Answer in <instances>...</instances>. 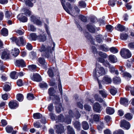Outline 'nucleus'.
<instances>
[{
    "label": "nucleus",
    "mask_w": 134,
    "mask_h": 134,
    "mask_svg": "<svg viewBox=\"0 0 134 134\" xmlns=\"http://www.w3.org/2000/svg\"><path fill=\"white\" fill-rule=\"evenodd\" d=\"M5 17L8 18H9L11 15V14L8 11H5Z\"/></svg>",
    "instance_id": "nucleus-63"
},
{
    "label": "nucleus",
    "mask_w": 134,
    "mask_h": 134,
    "mask_svg": "<svg viewBox=\"0 0 134 134\" xmlns=\"http://www.w3.org/2000/svg\"><path fill=\"white\" fill-rule=\"evenodd\" d=\"M27 98L29 100H31L34 99V97L32 94L29 93L27 94Z\"/></svg>",
    "instance_id": "nucleus-53"
},
{
    "label": "nucleus",
    "mask_w": 134,
    "mask_h": 134,
    "mask_svg": "<svg viewBox=\"0 0 134 134\" xmlns=\"http://www.w3.org/2000/svg\"><path fill=\"white\" fill-rule=\"evenodd\" d=\"M26 5L31 7H32L33 5V3H32L33 0H24Z\"/></svg>",
    "instance_id": "nucleus-27"
},
{
    "label": "nucleus",
    "mask_w": 134,
    "mask_h": 134,
    "mask_svg": "<svg viewBox=\"0 0 134 134\" xmlns=\"http://www.w3.org/2000/svg\"><path fill=\"white\" fill-rule=\"evenodd\" d=\"M10 39L13 42H14L17 45L19 46L25 45L26 43V40L23 36L19 37L18 38L13 37L11 38Z\"/></svg>",
    "instance_id": "nucleus-2"
},
{
    "label": "nucleus",
    "mask_w": 134,
    "mask_h": 134,
    "mask_svg": "<svg viewBox=\"0 0 134 134\" xmlns=\"http://www.w3.org/2000/svg\"><path fill=\"white\" fill-rule=\"evenodd\" d=\"M109 50L111 52L114 53H117L118 52V50L115 47H114L111 48Z\"/></svg>",
    "instance_id": "nucleus-56"
},
{
    "label": "nucleus",
    "mask_w": 134,
    "mask_h": 134,
    "mask_svg": "<svg viewBox=\"0 0 134 134\" xmlns=\"http://www.w3.org/2000/svg\"><path fill=\"white\" fill-rule=\"evenodd\" d=\"M115 29L118 31L122 32L124 31L125 28L124 26L119 24L115 27Z\"/></svg>",
    "instance_id": "nucleus-24"
},
{
    "label": "nucleus",
    "mask_w": 134,
    "mask_h": 134,
    "mask_svg": "<svg viewBox=\"0 0 134 134\" xmlns=\"http://www.w3.org/2000/svg\"><path fill=\"white\" fill-rule=\"evenodd\" d=\"M102 107L100 104L98 102L95 103L93 106V109L95 111L100 113L101 111Z\"/></svg>",
    "instance_id": "nucleus-9"
},
{
    "label": "nucleus",
    "mask_w": 134,
    "mask_h": 134,
    "mask_svg": "<svg viewBox=\"0 0 134 134\" xmlns=\"http://www.w3.org/2000/svg\"><path fill=\"white\" fill-rule=\"evenodd\" d=\"M74 115L72 111L71 110H69V115L68 117V119L69 118V120L68 121V124H70L72 118L74 117Z\"/></svg>",
    "instance_id": "nucleus-18"
},
{
    "label": "nucleus",
    "mask_w": 134,
    "mask_h": 134,
    "mask_svg": "<svg viewBox=\"0 0 134 134\" xmlns=\"http://www.w3.org/2000/svg\"><path fill=\"white\" fill-rule=\"evenodd\" d=\"M106 111L107 114H112L114 112V109L111 107H107L106 109Z\"/></svg>",
    "instance_id": "nucleus-29"
},
{
    "label": "nucleus",
    "mask_w": 134,
    "mask_h": 134,
    "mask_svg": "<svg viewBox=\"0 0 134 134\" xmlns=\"http://www.w3.org/2000/svg\"><path fill=\"white\" fill-rule=\"evenodd\" d=\"M6 132L8 133H11L13 130V128L11 126L8 125L5 128Z\"/></svg>",
    "instance_id": "nucleus-41"
},
{
    "label": "nucleus",
    "mask_w": 134,
    "mask_h": 134,
    "mask_svg": "<svg viewBox=\"0 0 134 134\" xmlns=\"http://www.w3.org/2000/svg\"><path fill=\"white\" fill-rule=\"evenodd\" d=\"M120 54L121 56L124 58H129L131 56V54L129 51L125 48L121 49Z\"/></svg>",
    "instance_id": "nucleus-4"
},
{
    "label": "nucleus",
    "mask_w": 134,
    "mask_h": 134,
    "mask_svg": "<svg viewBox=\"0 0 134 134\" xmlns=\"http://www.w3.org/2000/svg\"><path fill=\"white\" fill-rule=\"evenodd\" d=\"M53 102L56 104V110L57 113H60L62 110H63L62 107V104L59 103L60 98L58 96H55L54 97V99H53Z\"/></svg>",
    "instance_id": "nucleus-3"
},
{
    "label": "nucleus",
    "mask_w": 134,
    "mask_h": 134,
    "mask_svg": "<svg viewBox=\"0 0 134 134\" xmlns=\"http://www.w3.org/2000/svg\"><path fill=\"white\" fill-rule=\"evenodd\" d=\"M57 120L56 122H63L64 121V116L60 114L58 116V119H57Z\"/></svg>",
    "instance_id": "nucleus-43"
},
{
    "label": "nucleus",
    "mask_w": 134,
    "mask_h": 134,
    "mask_svg": "<svg viewBox=\"0 0 134 134\" xmlns=\"http://www.w3.org/2000/svg\"><path fill=\"white\" fill-rule=\"evenodd\" d=\"M55 70L54 68H51L49 69L47 73L50 77H53Z\"/></svg>",
    "instance_id": "nucleus-19"
},
{
    "label": "nucleus",
    "mask_w": 134,
    "mask_h": 134,
    "mask_svg": "<svg viewBox=\"0 0 134 134\" xmlns=\"http://www.w3.org/2000/svg\"><path fill=\"white\" fill-rule=\"evenodd\" d=\"M31 79L32 80L37 82H39L41 80L40 75L37 73L34 74Z\"/></svg>",
    "instance_id": "nucleus-11"
},
{
    "label": "nucleus",
    "mask_w": 134,
    "mask_h": 134,
    "mask_svg": "<svg viewBox=\"0 0 134 134\" xmlns=\"http://www.w3.org/2000/svg\"><path fill=\"white\" fill-rule=\"evenodd\" d=\"M38 50L41 52V55L47 58L49 60H51L53 57L51 47L49 46L46 47L43 45H42Z\"/></svg>",
    "instance_id": "nucleus-1"
},
{
    "label": "nucleus",
    "mask_w": 134,
    "mask_h": 134,
    "mask_svg": "<svg viewBox=\"0 0 134 134\" xmlns=\"http://www.w3.org/2000/svg\"><path fill=\"white\" fill-rule=\"evenodd\" d=\"M113 81L115 83H119L120 82L121 79L120 77H116L113 78Z\"/></svg>",
    "instance_id": "nucleus-49"
},
{
    "label": "nucleus",
    "mask_w": 134,
    "mask_h": 134,
    "mask_svg": "<svg viewBox=\"0 0 134 134\" xmlns=\"http://www.w3.org/2000/svg\"><path fill=\"white\" fill-rule=\"evenodd\" d=\"M10 77L13 79H16L18 78V75L16 74V72L15 71L12 72L10 74Z\"/></svg>",
    "instance_id": "nucleus-39"
},
{
    "label": "nucleus",
    "mask_w": 134,
    "mask_h": 134,
    "mask_svg": "<svg viewBox=\"0 0 134 134\" xmlns=\"http://www.w3.org/2000/svg\"><path fill=\"white\" fill-rule=\"evenodd\" d=\"M17 17L19 20L23 22H25L27 21V18L24 16L22 14H20L18 15Z\"/></svg>",
    "instance_id": "nucleus-13"
},
{
    "label": "nucleus",
    "mask_w": 134,
    "mask_h": 134,
    "mask_svg": "<svg viewBox=\"0 0 134 134\" xmlns=\"http://www.w3.org/2000/svg\"><path fill=\"white\" fill-rule=\"evenodd\" d=\"M105 71L103 68L100 67L95 72H93V76L98 78L99 76L105 75Z\"/></svg>",
    "instance_id": "nucleus-5"
},
{
    "label": "nucleus",
    "mask_w": 134,
    "mask_h": 134,
    "mask_svg": "<svg viewBox=\"0 0 134 134\" xmlns=\"http://www.w3.org/2000/svg\"><path fill=\"white\" fill-rule=\"evenodd\" d=\"M16 66L23 67L26 66L24 60L23 59H20L16 60L15 63Z\"/></svg>",
    "instance_id": "nucleus-12"
},
{
    "label": "nucleus",
    "mask_w": 134,
    "mask_h": 134,
    "mask_svg": "<svg viewBox=\"0 0 134 134\" xmlns=\"http://www.w3.org/2000/svg\"><path fill=\"white\" fill-rule=\"evenodd\" d=\"M22 10L26 16H30L31 14V12L29 10L26 8H24L22 9Z\"/></svg>",
    "instance_id": "nucleus-35"
},
{
    "label": "nucleus",
    "mask_w": 134,
    "mask_h": 134,
    "mask_svg": "<svg viewBox=\"0 0 134 134\" xmlns=\"http://www.w3.org/2000/svg\"><path fill=\"white\" fill-rule=\"evenodd\" d=\"M113 134H124V133L123 131L119 129L114 131Z\"/></svg>",
    "instance_id": "nucleus-55"
},
{
    "label": "nucleus",
    "mask_w": 134,
    "mask_h": 134,
    "mask_svg": "<svg viewBox=\"0 0 134 134\" xmlns=\"http://www.w3.org/2000/svg\"><path fill=\"white\" fill-rule=\"evenodd\" d=\"M68 134H75L73 128L70 126H68Z\"/></svg>",
    "instance_id": "nucleus-33"
},
{
    "label": "nucleus",
    "mask_w": 134,
    "mask_h": 134,
    "mask_svg": "<svg viewBox=\"0 0 134 134\" xmlns=\"http://www.w3.org/2000/svg\"><path fill=\"white\" fill-rule=\"evenodd\" d=\"M10 84L9 82H6L5 83L4 86L3 87V89L4 91L6 92L10 90Z\"/></svg>",
    "instance_id": "nucleus-16"
},
{
    "label": "nucleus",
    "mask_w": 134,
    "mask_h": 134,
    "mask_svg": "<svg viewBox=\"0 0 134 134\" xmlns=\"http://www.w3.org/2000/svg\"><path fill=\"white\" fill-rule=\"evenodd\" d=\"M39 86L40 87L42 88H47V83L44 82H42L40 83L39 84Z\"/></svg>",
    "instance_id": "nucleus-52"
},
{
    "label": "nucleus",
    "mask_w": 134,
    "mask_h": 134,
    "mask_svg": "<svg viewBox=\"0 0 134 134\" xmlns=\"http://www.w3.org/2000/svg\"><path fill=\"white\" fill-rule=\"evenodd\" d=\"M109 60L113 63H115L117 62L116 57L113 55H110L109 56Z\"/></svg>",
    "instance_id": "nucleus-17"
},
{
    "label": "nucleus",
    "mask_w": 134,
    "mask_h": 134,
    "mask_svg": "<svg viewBox=\"0 0 134 134\" xmlns=\"http://www.w3.org/2000/svg\"><path fill=\"white\" fill-rule=\"evenodd\" d=\"M84 108L86 110L89 111H90L91 109V107L87 104L84 105Z\"/></svg>",
    "instance_id": "nucleus-61"
},
{
    "label": "nucleus",
    "mask_w": 134,
    "mask_h": 134,
    "mask_svg": "<svg viewBox=\"0 0 134 134\" xmlns=\"http://www.w3.org/2000/svg\"><path fill=\"white\" fill-rule=\"evenodd\" d=\"M116 1L117 0H110L108 1V4L109 5L113 7L115 5Z\"/></svg>",
    "instance_id": "nucleus-48"
},
{
    "label": "nucleus",
    "mask_w": 134,
    "mask_h": 134,
    "mask_svg": "<svg viewBox=\"0 0 134 134\" xmlns=\"http://www.w3.org/2000/svg\"><path fill=\"white\" fill-rule=\"evenodd\" d=\"M38 36H37L35 33H32L30 35L29 39L30 40H36L37 38L38 39Z\"/></svg>",
    "instance_id": "nucleus-31"
},
{
    "label": "nucleus",
    "mask_w": 134,
    "mask_h": 134,
    "mask_svg": "<svg viewBox=\"0 0 134 134\" xmlns=\"http://www.w3.org/2000/svg\"><path fill=\"white\" fill-rule=\"evenodd\" d=\"M20 52L19 50L16 48H14L13 49L12 51V54L14 57H16L19 54Z\"/></svg>",
    "instance_id": "nucleus-15"
},
{
    "label": "nucleus",
    "mask_w": 134,
    "mask_h": 134,
    "mask_svg": "<svg viewBox=\"0 0 134 134\" xmlns=\"http://www.w3.org/2000/svg\"><path fill=\"white\" fill-rule=\"evenodd\" d=\"M87 27L88 30L90 32L94 33L95 31L94 27L90 24L87 25Z\"/></svg>",
    "instance_id": "nucleus-14"
},
{
    "label": "nucleus",
    "mask_w": 134,
    "mask_h": 134,
    "mask_svg": "<svg viewBox=\"0 0 134 134\" xmlns=\"http://www.w3.org/2000/svg\"><path fill=\"white\" fill-rule=\"evenodd\" d=\"M38 62L42 66H46L47 64L46 62L45 59L43 58H39L38 60Z\"/></svg>",
    "instance_id": "nucleus-20"
},
{
    "label": "nucleus",
    "mask_w": 134,
    "mask_h": 134,
    "mask_svg": "<svg viewBox=\"0 0 134 134\" xmlns=\"http://www.w3.org/2000/svg\"><path fill=\"white\" fill-rule=\"evenodd\" d=\"M94 97L96 101H98L100 103H102L104 101L103 99L100 97L98 94H94Z\"/></svg>",
    "instance_id": "nucleus-25"
},
{
    "label": "nucleus",
    "mask_w": 134,
    "mask_h": 134,
    "mask_svg": "<svg viewBox=\"0 0 134 134\" xmlns=\"http://www.w3.org/2000/svg\"><path fill=\"white\" fill-rule=\"evenodd\" d=\"M129 47L132 49H134V41L130 43L129 44Z\"/></svg>",
    "instance_id": "nucleus-62"
},
{
    "label": "nucleus",
    "mask_w": 134,
    "mask_h": 134,
    "mask_svg": "<svg viewBox=\"0 0 134 134\" xmlns=\"http://www.w3.org/2000/svg\"><path fill=\"white\" fill-rule=\"evenodd\" d=\"M82 128L85 130H86L89 128V125L88 123L86 121H83L82 122Z\"/></svg>",
    "instance_id": "nucleus-23"
},
{
    "label": "nucleus",
    "mask_w": 134,
    "mask_h": 134,
    "mask_svg": "<svg viewBox=\"0 0 134 134\" xmlns=\"http://www.w3.org/2000/svg\"><path fill=\"white\" fill-rule=\"evenodd\" d=\"M16 98L18 101L21 102L24 99L23 96L21 94H18L16 95Z\"/></svg>",
    "instance_id": "nucleus-38"
},
{
    "label": "nucleus",
    "mask_w": 134,
    "mask_h": 134,
    "mask_svg": "<svg viewBox=\"0 0 134 134\" xmlns=\"http://www.w3.org/2000/svg\"><path fill=\"white\" fill-rule=\"evenodd\" d=\"M38 39L40 42H44L46 40V36L44 35H40L38 36Z\"/></svg>",
    "instance_id": "nucleus-32"
},
{
    "label": "nucleus",
    "mask_w": 134,
    "mask_h": 134,
    "mask_svg": "<svg viewBox=\"0 0 134 134\" xmlns=\"http://www.w3.org/2000/svg\"><path fill=\"white\" fill-rule=\"evenodd\" d=\"M55 92V91L53 88V87H51L49 88L48 90V93L50 96H54V94ZM56 96H57L56 95Z\"/></svg>",
    "instance_id": "nucleus-21"
},
{
    "label": "nucleus",
    "mask_w": 134,
    "mask_h": 134,
    "mask_svg": "<svg viewBox=\"0 0 134 134\" xmlns=\"http://www.w3.org/2000/svg\"><path fill=\"white\" fill-rule=\"evenodd\" d=\"M98 54L100 57L104 58H106L107 56V55L106 53H103L102 52H99L98 53Z\"/></svg>",
    "instance_id": "nucleus-54"
},
{
    "label": "nucleus",
    "mask_w": 134,
    "mask_h": 134,
    "mask_svg": "<svg viewBox=\"0 0 134 134\" xmlns=\"http://www.w3.org/2000/svg\"><path fill=\"white\" fill-rule=\"evenodd\" d=\"M103 80L107 83H110L111 82V80L109 78L107 77H104Z\"/></svg>",
    "instance_id": "nucleus-57"
},
{
    "label": "nucleus",
    "mask_w": 134,
    "mask_h": 134,
    "mask_svg": "<svg viewBox=\"0 0 134 134\" xmlns=\"http://www.w3.org/2000/svg\"><path fill=\"white\" fill-rule=\"evenodd\" d=\"M79 5L80 7L85 8L86 6V4L84 1H81L79 2Z\"/></svg>",
    "instance_id": "nucleus-59"
},
{
    "label": "nucleus",
    "mask_w": 134,
    "mask_h": 134,
    "mask_svg": "<svg viewBox=\"0 0 134 134\" xmlns=\"http://www.w3.org/2000/svg\"><path fill=\"white\" fill-rule=\"evenodd\" d=\"M117 92V90L116 88L111 89L110 90V93L113 95H115Z\"/></svg>",
    "instance_id": "nucleus-60"
},
{
    "label": "nucleus",
    "mask_w": 134,
    "mask_h": 134,
    "mask_svg": "<svg viewBox=\"0 0 134 134\" xmlns=\"http://www.w3.org/2000/svg\"><path fill=\"white\" fill-rule=\"evenodd\" d=\"M106 28L107 31L110 32H111L113 29V26L110 25H106Z\"/></svg>",
    "instance_id": "nucleus-47"
},
{
    "label": "nucleus",
    "mask_w": 134,
    "mask_h": 134,
    "mask_svg": "<svg viewBox=\"0 0 134 134\" xmlns=\"http://www.w3.org/2000/svg\"><path fill=\"white\" fill-rule=\"evenodd\" d=\"M74 125L75 127L78 131L80 130L81 124L79 122L77 121H75L74 123Z\"/></svg>",
    "instance_id": "nucleus-22"
},
{
    "label": "nucleus",
    "mask_w": 134,
    "mask_h": 134,
    "mask_svg": "<svg viewBox=\"0 0 134 134\" xmlns=\"http://www.w3.org/2000/svg\"><path fill=\"white\" fill-rule=\"evenodd\" d=\"M96 39L97 41L100 43L102 42V40H103L104 38L102 35H98V36L96 37Z\"/></svg>",
    "instance_id": "nucleus-40"
},
{
    "label": "nucleus",
    "mask_w": 134,
    "mask_h": 134,
    "mask_svg": "<svg viewBox=\"0 0 134 134\" xmlns=\"http://www.w3.org/2000/svg\"><path fill=\"white\" fill-rule=\"evenodd\" d=\"M28 28L31 31L33 32L35 30V28L34 26L31 25H29Z\"/></svg>",
    "instance_id": "nucleus-58"
},
{
    "label": "nucleus",
    "mask_w": 134,
    "mask_h": 134,
    "mask_svg": "<svg viewBox=\"0 0 134 134\" xmlns=\"http://www.w3.org/2000/svg\"><path fill=\"white\" fill-rule=\"evenodd\" d=\"M99 115H94L93 117V121L96 122H98L99 121Z\"/></svg>",
    "instance_id": "nucleus-42"
},
{
    "label": "nucleus",
    "mask_w": 134,
    "mask_h": 134,
    "mask_svg": "<svg viewBox=\"0 0 134 134\" xmlns=\"http://www.w3.org/2000/svg\"><path fill=\"white\" fill-rule=\"evenodd\" d=\"M36 66L34 65H28V69L32 71H34L36 70Z\"/></svg>",
    "instance_id": "nucleus-36"
},
{
    "label": "nucleus",
    "mask_w": 134,
    "mask_h": 134,
    "mask_svg": "<svg viewBox=\"0 0 134 134\" xmlns=\"http://www.w3.org/2000/svg\"><path fill=\"white\" fill-rule=\"evenodd\" d=\"M31 20L34 23L38 25H41L42 24V22L40 20V18L37 17L36 18L34 15H32L31 16Z\"/></svg>",
    "instance_id": "nucleus-7"
},
{
    "label": "nucleus",
    "mask_w": 134,
    "mask_h": 134,
    "mask_svg": "<svg viewBox=\"0 0 134 134\" xmlns=\"http://www.w3.org/2000/svg\"><path fill=\"white\" fill-rule=\"evenodd\" d=\"M42 116V115L39 113H36L33 114V117L34 119H38L41 118Z\"/></svg>",
    "instance_id": "nucleus-37"
},
{
    "label": "nucleus",
    "mask_w": 134,
    "mask_h": 134,
    "mask_svg": "<svg viewBox=\"0 0 134 134\" xmlns=\"http://www.w3.org/2000/svg\"><path fill=\"white\" fill-rule=\"evenodd\" d=\"M1 34L4 36H7L8 34V31L5 28H3L1 31Z\"/></svg>",
    "instance_id": "nucleus-34"
},
{
    "label": "nucleus",
    "mask_w": 134,
    "mask_h": 134,
    "mask_svg": "<svg viewBox=\"0 0 134 134\" xmlns=\"http://www.w3.org/2000/svg\"><path fill=\"white\" fill-rule=\"evenodd\" d=\"M125 118L128 120H131L132 118V115L130 113H127L125 115Z\"/></svg>",
    "instance_id": "nucleus-45"
},
{
    "label": "nucleus",
    "mask_w": 134,
    "mask_h": 134,
    "mask_svg": "<svg viewBox=\"0 0 134 134\" xmlns=\"http://www.w3.org/2000/svg\"><path fill=\"white\" fill-rule=\"evenodd\" d=\"M121 127H124L127 129H129L130 126L129 123L125 120H123L121 121L120 125Z\"/></svg>",
    "instance_id": "nucleus-8"
},
{
    "label": "nucleus",
    "mask_w": 134,
    "mask_h": 134,
    "mask_svg": "<svg viewBox=\"0 0 134 134\" xmlns=\"http://www.w3.org/2000/svg\"><path fill=\"white\" fill-rule=\"evenodd\" d=\"M99 48L100 49L105 52L108 51H109L108 48L107 46H106L105 45V46L104 45H101L99 47Z\"/></svg>",
    "instance_id": "nucleus-44"
},
{
    "label": "nucleus",
    "mask_w": 134,
    "mask_h": 134,
    "mask_svg": "<svg viewBox=\"0 0 134 134\" xmlns=\"http://www.w3.org/2000/svg\"><path fill=\"white\" fill-rule=\"evenodd\" d=\"M24 32V30H18L16 31V32L19 34L20 35H23Z\"/></svg>",
    "instance_id": "nucleus-64"
},
{
    "label": "nucleus",
    "mask_w": 134,
    "mask_h": 134,
    "mask_svg": "<svg viewBox=\"0 0 134 134\" xmlns=\"http://www.w3.org/2000/svg\"><path fill=\"white\" fill-rule=\"evenodd\" d=\"M79 18L83 22H86L87 21V18L83 15H80Z\"/></svg>",
    "instance_id": "nucleus-51"
},
{
    "label": "nucleus",
    "mask_w": 134,
    "mask_h": 134,
    "mask_svg": "<svg viewBox=\"0 0 134 134\" xmlns=\"http://www.w3.org/2000/svg\"><path fill=\"white\" fill-rule=\"evenodd\" d=\"M18 102L16 100H12L9 102V106L11 109H14L18 107Z\"/></svg>",
    "instance_id": "nucleus-6"
},
{
    "label": "nucleus",
    "mask_w": 134,
    "mask_h": 134,
    "mask_svg": "<svg viewBox=\"0 0 134 134\" xmlns=\"http://www.w3.org/2000/svg\"><path fill=\"white\" fill-rule=\"evenodd\" d=\"M128 37V35L125 33H122L120 35V38L122 40H126Z\"/></svg>",
    "instance_id": "nucleus-30"
},
{
    "label": "nucleus",
    "mask_w": 134,
    "mask_h": 134,
    "mask_svg": "<svg viewBox=\"0 0 134 134\" xmlns=\"http://www.w3.org/2000/svg\"><path fill=\"white\" fill-rule=\"evenodd\" d=\"M56 132L58 134H61L64 131V128L63 126L61 124H59L58 125H56Z\"/></svg>",
    "instance_id": "nucleus-10"
},
{
    "label": "nucleus",
    "mask_w": 134,
    "mask_h": 134,
    "mask_svg": "<svg viewBox=\"0 0 134 134\" xmlns=\"http://www.w3.org/2000/svg\"><path fill=\"white\" fill-rule=\"evenodd\" d=\"M60 1L64 9L67 12V8L65 5V4L66 5L67 3H66L65 1V0H60Z\"/></svg>",
    "instance_id": "nucleus-46"
},
{
    "label": "nucleus",
    "mask_w": 134,
    "mask_h": 134,
    "mask_svg": "<svg viewBox=\"0 0 134 134\" xmlns=\"http://www.w3.org/2000/svg\"><path fill=\"white\" fill-rule=\"evenodd\" d=\"M2 58L4 59V58H8L9 57V52L8 51H4L2 54Z\"/></svg>",
    "instance_id": "nucleus-28"
},
{
    "label": "nucleus",
    "mask_w": 134,
    "mask_h": 134,
    "mask_svg": "<svg viewBox=\"0 0 134 134\" xmlns=\"http://www.w3.org/2000/svg\"><path fill=\"white\" fill-rule=\"evenodd\" d=\"M99 93L104 98L107 97V94L105 91L104 90H100L99 91Z\"/></svg>",
    "instance_id": "nucleus-50"
},
{
    "label": "nucleus",
    "mask_w": 134,
    "mask_h": 134,
    "mask_svg": "<svg viewBox=\"0 0 134 134\" xmlns=\"http://www.w3.org/2000/svg\"><path fill=\"white\" fill-rule=\"evenodd\" d=\"M120 103L124 105H127L128 104V100L125 98H121L120 100Z\"/></svg>",
    "instance_id": "nucleus-26"
}]
</instances>
